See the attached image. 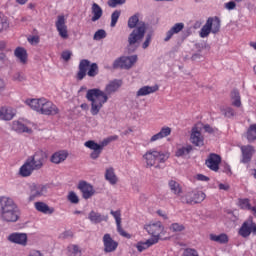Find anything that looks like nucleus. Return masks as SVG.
Masks as SVG:
<instances>
[{
	"instance_id": "1",
	"label": "nucleus",
	"mask_w": 256,
	"mask_h": 256,
	"mask_svg": "<svg viewBox=\"0 0 256 256\" xmlns=\"http://www.w3.org/2000/svg\"><path fill=\"white\" fill-rule=\"evenodd\" d=\"M122 85L123 82L121 80H113L106 85L105 92L99 88L89 89L86 93V99L91 102V115H99L103 105L109 101V95L117 93Z\"/></svg>"
},
{
	"instance_id": "2",
	"label": "nucleus",
	"mask_w": 256,
	"mask_h": 256,
	"mask_svg": "<svg viewBox=\"0 0 256 256\" xmlns=\"http://www.w3.org/2000/svg\"><path fill=\"white\" fill-rule=\"evenodd\" d=\"M0 216L6 223H17L19 221V207L12 198L0 197Z\"/></svg>"
},
{
	"instance_id": "3",
	"label": "nucleus",
	"mask_w": 256,
	"mask_h": 256,
	"mask_svg": "<svg viewBox=\"0 0 256 256\" xmlns=\"http://www.w3.org/2000/svg\"><path fill=\"white\" fill-rule=\"evenodd\" d=\"M26 104L41 115H59V107L46 98L26 100Z\"/></svg>"
},
{
	"instance_id": "4",
	"label": "nucleus",
	"mask_w": 256,
	"mask_h": 256,
	"mask_svg": "<svg viewBox=\"0 0 256 256\" xmlns=\"http://www.w3.org/2000/svg\"><path fill=\"white\" fill-rule=\"evenodd\" d=\"M169 157H171L169 151L158 150L156 148L148 150L143 155L146 167H155V169H160L161 165H163V163H165Z\"/></svg>"
},
{
	"instance_id": "5",
	"label": "nucleus",
	"mask_w": 256,
	"mask_h": 256,
	"mask_svg": "<svg viewBox=\"0 0 256 256\" xmlns=\"http://www.w3.org/2000/svg\"><path fill=\"white\" fill-rule=\"evenodd\" d=\"M97 77L99 75V66L97 63H92L87 59H82L78 66V72L76 74L77 81H83L85 77Z\"/></svg>"
},
{
	"instance_id": "6",
	"label": "nucleus",
	"mask_w": 256,
	"mask_h": 256,
	"mask_svg": "<svg viewBox=\"0 0 256 256\" xmlns=\"http://www.w3.org/2000/svg\"><path fill=\"white\" fill-rule=\"evenodd\" d=\"M119 139V136H110L108 138H105L102 140L99 144L93 140L86 141L84 145L88 148L91 149L92 152L90 153V157L93 160L99 159L101 157V153H103V149L109 145L112 141H117Z\"/></svg>"
},
{
	"instance_id": "7",
	"label": "nucleus",
	"mask_w": 256,
	"mask_h": 256,
	"mask_svg": "<svg viewBox=\"0 0 256 256\" xmlns=\"http://www.w3.org/2000/svg\"><path fill=\"white\" fill-rule=\"evenodd\" d=\"M26 161L31 164L34 171H39L43 169V165H45V161H47V154L42 150H38L34 155L29 156Z\"/></svg>"
},
{
	"instance_id": "8",
	"label": "nucleus",
	"mask_w": 256,
	"mask_h": 256,
	"mask_svg": "<svg viewBox=\"0 0 256 256\" xmlns=\"http://www.w3.org/2000/svg\"><path fill=\"white\" fill-rule=\"evenodd\" d=\"M206 197L207 195L203 191L192 190L182 197V201L187 205H197V203H203Z\"/></svg>"
},
{
	"instance_id": "9",
	"label": "nucleus",
	"mask_w": 256,
	"mask_h": 256,
	"mask_svg": "<svg viewBox=\"0 0 256 256\" xmlns=\"http://www.w3.org/2000/svg\"><path fill=\"white\" fill-rule=\"evenodd\" d=\"M137 63V55L122 56L116 59L113 63L114 69H131Z\"/></svg>"
},
{
	"instance_id": "10",
	"label": "nucleus",
	"mask_w": 256,
	"mask_h": 256,
	"mask_svg": "<svg viewBox=\"0 0 256 256\" xmlns=\"http://www.w3.org/2000/svg\"><path fill=\"white\" fill-rule=\"evenodd\" d=\"M145 231H147L148 235L152 237L150 239H156L157 243H159V239H161V233L164 231L163 224L161 222L150 223L144 225Z\"/></svg>"
},
{
	"instance_id": "11",
	"label": "nucleus",
	"mask_w": 256,
	"mask_h": 256,
	"mask_svg": "<svg viewBox=\"0 0 256 256\" xmlns=\"http://www.w3.org/2000/svg\"><path fill=\"white\" fill-rule=\"evenodd\" d=\"M55 27L62 39H69V30L67 29V18H65V15L57 16Z\"/></svg>"
},
{
	"instance_id": "12",
	"label": "nucleus",
	"mask_w": 256,
	"mask_h": 256,
	"mask_svg": "<svg viewBox=\"0 0 256 256\" xmlns=\"http://www.w3.org/2000/svg\"><path fill=\"white\" fill-rule=\"evenodd\" d=\"M102 243L104 247V253H115V251H117V248L119 247V242L115 241L109 233L104 234L102 238Z\"/></svg>"
},
{
	"instance_id": "13",
	"label": "nucleus",
	"mask_w": 256,
	"mask_h": 256,
	"mask_svg": "<svg viewBox=\"0 0 256 256\" xmlns=\"http://www.w3.org/2000/svg\"><path fill=\"white\" fill-rule=\"evenodd\" d=\"M145 24L137 27L132 31V33L128 37L129 45H135V43H139L145 37Z\"/></svg>"
},
{
	"instance_id": "14",
	"label": "nucleus",
	"mask_w": 256,
	"mask_h": 256,
	"mask_svg": "<svg viewBox=\"0 0 256 256\" xmlns=\"http://www.w3.org/2000/svg\"><path fill=\"white\" fill-rule=\"evenodd\" d=\"M205 164L210 171L217 173V171H219V165H221V156L219 154L211 153Z\"/></svg>"
},
{
	"instance_id": "15",
	"label": "nucleus",
	"mask_w": 256,
	"mask_h": 256,
	"mask_svg": "<svg viewBox=\"0 0 256 256\" xmlns=\"http://www.w3.org/2000/svg\"><path fill=\"white\" fill-rule=\"evenodd\" d=\"M78 189L81 191L83 199H91L95 195L93 185L87 183V181H80L78 183Z\"/></svg>"
},
{
	"instance_id": "16",
	"label": "nucleus",
	"mask_w": 256,
	"mask_h": 256,
	"mask_svg": "<svg viewBox=\"0 0 256 256\" xmlns=\"http://www.w3.org/2000/svg\"><path fill=\"white\" fill-rule=\"evenodd\" d=\"M190 141L196 147H203L205 143V138L198 127H193L190 134Z\"/></svg>"
},
{
	"instance_id": "17",
	"label": "nucleus",
	"mask_w": 256,
	"mask_h": 256,
	"mask_svg": "<svg viewBox=\"0 0 256 256\" xmlns=\"http://www.w3.org/2000/svg\"><path fill=\"white\" fill-rule=\"evenodd\" d=\"M8 241H10V243H15L16 245H22V247H26L27 234L14 232L8 236Z\"/></svg>"
},
{
	"instance_id": "18",
	"label": "nucleus",
	"mask_w": 256,
	"mask_h": 256,
	"mask_svg": "<svg viewBox=\"0 0 256 256\" xmlns=\"http://www.w3.org/2000/svg\"><path fill=\"white\" fill-rule=\"evenodd\" d=\"M253 233V220H247L243 222L241 227L238 230V235L243 237V239H247Z\"/></svg>"
},
{
	"instance_id": "19",
	"label": "nucleus",
	"mask_w": 256,
	"mask_h": 256,
	"mask_svg": "<svg viewBox=\"0 0 256 256\" xmlns=\"http://www.w3.org/2000/svg\"><path fill=\"white\" fill-rule=\"evenodd\" d=\"M67 157H69V152H67V150H60L52 154L50 161L54 163V165H59L66 161Z\"/></svg>"
},
{
	"instance_id": "20",
	"label": "nucleus",
	"mask_w": 256,
	"mask_h": 256,
	"mask_svg": "<svg viewBox=\"0 0 256 256\" xmlns=\"http://www.w3.org/2000/svg\"><path fill=\"white\" fill-rule=\"evenodd\" d=\"M46 191H47V189L45 188V186L34 185L31 187L30 196H29L28 200L35 201V199H37V197H42V195H44Z\"/></svg>"
},
{
	"instance_id": "21",
	"label": "nucleus",
	"mask_w": 256,
	"mask_h": 256,
	"mask_svg": "<svg viewBox=\"0 0 256 256\" xmlns=\"http://www.w3.org/2000/svg\"><path fill=\"white\" fill-rule=\"evenodd\" d=\"M169 135H171V127L164 126L158 133L154 134L150 138V143H155V141H161V139H165V137H169Z\"/></svg>"
},
{
	"instance_id": "22",
	"label": "nucleus",
	"mask_w": 256,
	"mask_h": 256,
	"mask_svg": "<svg viewBox=\"0 0 256 256\" xmlns=\"http://www.w3.org/2000/svg\"><path fill=\"white\" fill-rule=\"evenodd\" d=\"M15 115L16 111L12 107L3 106L0 108V118H2L3 121H11Z\"/></svg>"
},
{
	"instance_id": "23",
	"label": "nucleus",
	"mask_w": 256,
	"mask_h": 256,
	"mask_svg": "<svg viewBox=\"0 0 256 256\" xmlns=\"http://www.w3.org/2000/svg\"><path fill=\"white\" fill-rule=\"evenodd\" d=\"M159 91V85L155 84L154 86H143L136 92V97H145Z\"/></svg>"
},
{
	"instance_id": "24",
	"label": "nucleus",
	"mask_w": 256,
	"mask_h": 256,
	"mask_svg": "<svg viewBox=\"0 0 256 256\" xmlns=\"http://www.w3.org/2000/svg\"><path fill=\"white\" fill-rule=\"evenodd\" d=\"M88 219L89 221H91V223H94L95 225H97L99 223H103V221L105 222L109 221V216L101 215V213H98L92 210L88 215Z\"/></svg>"
},
{
	"instance_id": "25",
	"label": "nucleus",
	"mask_w": 256,
	"mask_h": 256,
	"mask_svg": "<svg viewBox=\"0 0 256 256\" xmlns=\"http://www.w3.org/2000/svg\"><path fill=\"white\" fill-rule=\"evenodd\" d=\"M241 151H242V162L250 163L253 157V154L255 153V149L253 148V146L251 145L242 146Z\"/></svg>"
},
{
	"instance_id": "26",
	"label": "nucleus",
	"mask_w": 256,
	"mask_h": 256,
	"mask_svg": "<svg viewBox=\"0 0 256 256\" xmlns=\"http://www.w3.org/2000/svg\"><path fill=\"white\" fill-rule=\"evenodd\" d=\"M14 55H15L16 59H18L19 63H21V65H27L28 54H27V50L25 48L17 47L14 50Z\"/></svg>"
},
{
	"instance_id": "27",
	"label": "nucleus",
	"mask_w": 256,
	"mask_h": 256,
	"mask_svg": "<svg viewBox=\"0 0 256 256\" xmlns=\"http://www.w3.org/2000/svg\"><path fill=\"white\" fill-rule=\"evenodd\" d=\"M185 29V24L183 22L176 23L167 33L164 41H171L173 35H177V33H181V30Z\"/></svg>"
},
{
	"instance_id": "28",
	"label": "nucleus",
	"mask_w": 256,
	"mask_h": 256,
	"mask_svg": "<svg viewBox=\"0 0 256 256\" xmlns=\"http://www.w3.org/2000/svg\"><path fill=\"white\" fill-rule=\"evenodd\" d=\"M153 245H157V239H148L145 242L140 241L136 244V249L139 253H143V251H147L149 247H153Z\"/></svg>"
},
{
	"instance_id": "29",
	"label": "nucleus",
	"mask_w": 256,
	"mask_h": 256,
	"mask_svg": "<svg viewBox=\"0 0 256 256\" xmlns=\"http://www.w3.org/2000/svg\"><path fill=\"white\" fill-rule=\"evenodd\" d=\"M210 241H213L214 243H219L220 245H227L229 243V236L225 233L221 234H210L209 235Z\"/></svg>"
},
{
	"instance_id": "30",
	"label": "nucleus",
	"mask_w": 256,
	"mask_h": 256,
	"mask_svg": "<svg viewBox=\"0 0 256 256\" xmlns=\"http://www.w3.org/2000/svg\"><path fill=\"white\" fill-rule=\"evenodd\" d=\"M34 206L37 211L44 213V215H53V213H55V209L49 207V205L44 202H36Z\"/></svg>"
},
{
	"instance_id": "31",
	"label": "nucleus",
	"mask_w": 256,
	"mask_h": 256,
	"mask_svg": "<svg viewBox=\"0 0 256 256\" xmlns=\"http://www.w3.org/2000/svg\"><path fill=\"white\" fill-rule=\"evenodd\" d=\"M33 171H35V169L31 167V164L26 160L19 169V175L21 177H31Z\"/></svg>"
},
{
	"instance_id": "32",
	"label": "nucleus",
	"mask_w": 256,
	"mask_h": 256,
	"mask_svg": "<svg viewBox=\"0 0 256 256\" xmlns=\"http://www.w3.org/2000/svg\"><path fill=\"white\" fill-rule=\"evenodd\" d=\"M105 179L110 183V185H117L119 178H117V175L115 174V169L113 167L106 169Z\"/></svg>"
},
{
	"instance_id": "33",
	"label": "nucleus",
	"mask_w": 256,
	"mask_h": 256,
	"mask_svg": "<svg viewBox=\"0 0 256 256\" xmlns=\"http://www.w3.org/2000/svg\"><path fill=\"white\" fill-rule=\"evenodd\" d=\"M12 129L13 131H16V133H33V130L31 128L27 127L20 121H14L12 123Z\"/></svg>"
},
{
	"instance_id": "34",
	"label": "nucleus",
	"mask_w": 256,
	"mask_h": 256,
	"mask_svg": "<svg viewBox=\"0 0 256 256\" xmlns=\"http://www.w3.org/2000/svg\"><path fill=\"white\" fill-rule=\"evenodd\" d=\"M92 18L91 21H93L95 23V21H99V19H101V17H103V9L101 8V6H99V4L97 3H93L92 4Z\"/></svg>"
},
{
	"instance_id": "35",
	"label": "nucleus",
	"mask_w": 256,
	"mask_h": 256,
	"mask_svg": "<svg viewBox=\"0 0 256 256\" xmlns=\"http://www.w3.org/2000/svg\"><path fill=\"white\" fill-rule=\"evenodd\" d=\"M207 21L211 24L212 33L216 35V33H219L221 31V19L219 17H209Z\"/></svg>"
},
{
	"instance_id": "36",
	"label": "nucleus",
	"mask_w": 256,
	"mask_h": 256,
	"mask_svg": "<svg viewBox=\"0 0 256 256\" xmlns=\"http://www.w3.org/2000/svg\"><path fill=\"white\" fill-rule=\"evenodd\" d=\"M168 187L171 191V193H173V195H181L183 193V188L181 187V184H179V182L175 181V180H170L168 182Z\"/></svg>"
},
{
	"instance_id": "37",
	"label": "nucleus",
	"mask_w": 256,
	"mask_h": 256,
	"mask_svg": "<svg viewBox=\"0 0 256 256\" xmlns=\"http://www.w3.org/2000/svg\"><path fill=\"white\" fill-rule=\"evenodd\" d=\"M192 151H193V146L191 145L181 146L177 148L175 155L176 157H185L189 155V153H191Z\"/></svg>"
},
{
	"instance_id": "38",
	"label": "nucleus",
	"mask_w": 256,
	"mask_h": 256,
	"mask_svg": "<svg viewBox=\"0 0 256 256\" xmlns=\"http://www.w3.org/2000/svg\"><path fill=\"white\" fill-rule=\"evenodd\" d=\"M211 33H213V30L211 28V22L206 21L205 25L200 30V37L202 39H205V37H209Z\"/></svg>"
},
{
	"instance_id": "39",
	"label": "nucleus",
	"mask_w": 256,
	"mask_h": 256,
	"mask_svg": "<svg viewBox=\"0 0 256 256\" xmlns=\"http://www.w3.org/2000/svg\"><path fill=\"white\" fill-rule=\"evenodd\" d=\"M238 206L240 209H243L244 211H252L253 207L251 206V201L249 198H242L238 200Z\"/></svg>"
},
{
	"instance_id": "40",
	"label": "nucleus",
	"mask_w": 256,
	"mask_h": 256,
	"mask_svg": "<svg viewBox=\"0 0 256 256\" xmlns=\"http://www.w3.org/2000/svg\"><path fill=\"white\" fill-rule=\"evenodd\" d=\"M67 255L68 256H81V249L77 244H70L67 247Z\"/></svg>"
},
{
	"instance_id": "41",
	"label": "nucleus",
	"mask_w": 256,
	"mask_h": 256,
	"mask_svg": "<svg viewBox=\"0 0 256 256\" xmlns=\"http://www.w3.org/2000/svg\"><path fill=\"white\" fill-rule=\"evenodd\" d=\"M231 99L234 107H241V95L239 94V90H233L231 92Z\"/></svg>"
},
{
	"instance_id": "42",
	"label": "nucleus",
	"mask_w": 256,
	"mask_h": 256,
	"mask_svg": "<svg viewBox=\"0 0 256 256\" xmlns=\"http://www.w3.org/2000/svg\"><path fill=\"white\" fill-rule=\"evenodd\" d=\"M246 137L248 141H255L256 140V124L250 125L248 128Z\"/></svg>"
},
{
	"instance_id": "43",
	"label": "nucleus",
	"mask_w": 256,
	"mask_h": 256,
	"mask_svg": "<svg viewBox=\"0 0 256 256\" xmlns=\"http://www.w3.org/2000/svg\"><path fill=\"white\" fill-rule=\"evenodd\" d=\"M170 231L173 233H181V231H185V225L180 223H173L170 226Z\"/></svg>"
},
{
	"instance_id": "44",
	"label": "nucleus",
	"mask_w": 256,
	"mask_h": 256,
	"mask_svg": "<svg viewBox=\"0 0 256 256\" xmlns=\"http://www.w3.org/2000/svg\"><path fill=\"white\" fill-rule=\"evenodd\" d=\"M119 17H121V11L116 10L112 13L110 27H115V25H117V22L119 21Z\"/></svg>"
},
{
	"instance_id": "45",
	"label": "nucleus",
	"mask_w": 256,
	"mask_h": 256,
	"mask_svg": "<svg viewBox=\"0 0 256 256\" xmlns=\"http://www.w3.org/2000/svg\"><path fill=\"white\" fill-rule=\"evenodd\" d=\"M139 23V16L133 15L132 17L129 18L128 20V27L130 29H135L137 27V24Z\"/></svg>"
},
{
	"instance_id": "46",
	"label": "nucleus",
	"mask_w": 256,
	"mask_h": 256,
	"mask_svg": "<svg viewBox=\"0 0 256 256\" xmlns=\"http://www.w3.org/2000/svg\"><path fill=\"white\" fill-rule=\"evenodd\" d=\"M9 27V22H7V18L0 14V33L5 31Z\"/></svg>"
},
{
	"instance_id": "47",
	"label": "nucleus",
	"mask_w": 256,
	"mask_h": 256,
	"mask_svg": "<svg viewBox=\"0 0 256 256\" xmlns=\"http://www.w3.org/2000/svg\"><path fill=\"white\" fill-rule=\"evenodd\" d=\"M67 199L68 201H70V203H73L74 205H77V203H79V196H77V193H75L74 191L68 193Z\"/></svg>"
},
{
	"instance_id": "48",
	"label": "nucleus",
	"mask_w": 256,
	"mask_h": 256,
	"mask_svg": "<svg viewBox=\"0 0 256 256\" xmlns=\"http://www.w3.org/2000/svg\"><path fill=\"white\" fill-rule=\"evenodd\" d=\"M105 37H107V32L103 29L96 31L94 34L95 41H101V39H105Z\"/></svg>"
},
{
	"instance_id": "49",
	"label": "nucleus",
	"mask_w": 256,
	"mask_h": 256,
	"mask_svg": "<svg viewBox=\"0 0 256 256\" xmlns=\"http://www.w3.org/2000/svg\"><path fill=\"white\" fill-rule=\"evenodd\" d=\"M117 227V232L119 233V235H121V237H126L127 239H131V234L125 232V230H123V227L121 226V223L116 224Z\"/></svg>"
},
{
	"instance_id": "50",
	"label": "nucleus",
	"mask_w": 256,
	"mask_h": 256,
	"mask_svg": "<svg viewBox=\"0 0 256 256\" xmlns=\"http://www.w3.org/2000/svg\"><path fill=\"white\" fill-rule=\"evenodd\" d=\"M182 256H199V253L193 248H186Z\"/></svg>"
},
{
	"instance_id": "51",
	"label": "nucleus",
	"mask_w": 256,
	"mask_h": 256,
	"mask_svg": "<svg viewBox=\"0 0 256 256\" xmlns=\"http://www.w3.org/2000/svg\"><path fill=\"white\" fill-rule=\"evenodd\" d=\"M110 214L114 217L116 224L121 223V210H111Z\"/></svg>"
},
{
	"instance_id": "52",
	"label": "nucleus",
	"mask_w": 256,
	"mask_h": 256,
	"mask_svg": "<svg viewBox=\"0 0 256 256\" xmlns=\"http://www.w3.org/2000/svg\"><path fill=\"white\" fill-rule=\"evenodd\" d=\"M222 111H223L224 116L227 117L228 119H231V117L235 116V111L231 107L225 108Z\"/></svg>"
},
{
	"instance_id": "53",
	"label": "nucleus",
	"mask_w": 256,
	"mask_h": 256,
	"mask_svg": "<svg viewBox=\"0 0 256 256\" xmlns=\"http://www.w3.org/2000/svg\"><path fill=\"white\" fill-rule=\"evenodd\" d=\"M126 0H109L108 6L109 7H117V5H124Z\"/></svg>"
},
{
	"instance_id": "54",
	"label": "nucleus",
	"mask_w": 256,
	"mask_h": 256,
	"mask_svg": "<svg viewBox=\"0 0 256 256\" xmlns=\"http://www.w3.org/2000/svg\"><path fill=\"white\" fill-rule=\"evenodd\" d=\"M12 79L13 81H18L19 83H21L25 81V76L22 73L17 72L12 76Z\"/></svg>"
},
{
	"instance_id": "55",
	"label": "nucleus",
	"mask_w": 256,
	"mask_h": 256,
	"mask_svg": "<svg viewBox=\"0 0 256 256\" xmlns=\"http://www.w3.org/2000/svg\"><path fill=\"white\" fill-rule=\"evenodd\" d=\"M224 7L228 11H233V9H235V7H237V4L235 3V1H230V2L225 3Z\"/></svg>"
},
{
	"instance_id": "56",
	"label": "nucleus",
	"mask_w": 256,
	"mask_h": 256,
	"mask_svg": "<svg viewBox=\"0 0 256 256\" xmlns=\"http://www.w3.org/2000/svg\"><path fill=\"white\" fill-rule=\"evenodd\" d=\"M71 55H73V53H71V51L67 50V51L62 52L61 57L64 61H69V59H71Z\"/></svg>"
},
{
	"instance_id": "57",
	"label": "nucleus",
	"mask_w": 256,
	"mask_h": 256,
	"mask_svg": "<svg viewBox=\"0 0 256 256\" xmlns=\"http://www.w3.org/2000/svg\"><path fill=\"white\" fill-rule=\"evenodd\" d=\"M150 44H151V34H147L146 40L142 45L143 49H147V47H149Z\"/></svg>"
},
{
	"instance_id": "58",
	"label": "nucleus",
	"mask_w": 256,
	"mask_h": 256,
	"mask_svg": "<svg viewBox=\"0 0 256 256\" xmlns=\"http://www.w3.org/2000/svg\"><path fill=\"white\" fill-rule=\"evenodd\" d=\"M28 41L31 43V45H37V43H39V36L29 37Z\"/></svg>"
},
{
	"instance_id": "59",
	"label": "nucleus",
	"mask_w": 256,
	"mask_h": 256,
	"mask_svg": "<svg viewBox=\"0 0 256 256\" xmlns=\"http://www.w3.org/2000/svg\"><path fill=\"white\" fill-rule=\"evenodd\" d=\"M230 188L231 186H229V184L220 183L218 185V189H220V191H229Z\"/></svg>"
},
{
	"instance_id": "60",
	"label": "nucleus",
	"mask_w": 256,
	"mask_h": 256,
	"mask_svg": "<svg viewBox=\"0 0 256 256\" xmlns=\"http://www.w3.org/2000/svg\"><path fill=\"white\" fill-rule=\"evenodd\" d=\"M196 179H197V181H209V177H207L203 174H197Z\"/></svg>"
},
{
	"instance_id": "61",
	"label": "nucleus",
	"mask_w": 256,
	"mask_h": 256,
	"mask_svg": "<svg viewBox=\"0 0 256 256\" xmlns=\"http://www.w3.org/2000/svg\"><path fill=\"white\" fill-rule=\"evenodd\" d=\"M62 239H67V237H73V232L71 231H65L61 234Z\"/></svg>"
},
{
	"instance_id": "62",
	"label": "nucleus",
	"mask_w": 256,
	"mask_h": 256,
	"mask_svg": "<svg viewBox=\"0 0 256 256\" xmlns=\"http://www.w3.org/2000/svg\"><path fill=\"white\" fill-rule=\"evenodd\" d=\"M224 169L223 172L227 173V175H231V166H229V164H224Z\"/></svg>"
},
{
	"instance_id": "63",
	"label": "nucleus",
	"mask_w": 256,
	"mask_h": 256,
	"mask_svg": "<svg viewBox=\"0 0 256 256\" xmlns=\"http://www.w3.org/2000/svg\"><path fill=\"white\" fill-rule=\"evenodd\" d=\"M205 131H207L208 133H212L213 132V128H211V126L209 124H206L204 126Z\"/></svg>"
},
{
	"instance_id": "64",
	"label": "nucleus",
	"mask_w": 256,
	"mask_h": 256,
	"mask_svg": "<svg viewBox=\"0 0 256 256\" xmlns=\"http://www.w3.org/2000/svg\"><path fill=\"white\" fill-rule=\"evenodd\" d=\"M252 233L256 235V224L252 221Z\"/></svg>"
}]
</instances>
